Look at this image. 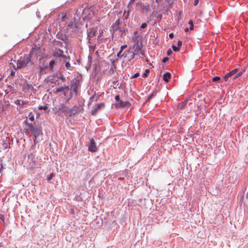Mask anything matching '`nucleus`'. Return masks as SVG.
<instances>
[{
  "mask_svg": "<svg viewBox=\"0 0 248 248\" xmlns=\"http://www.w3.org/2000/svg\"><path fill=\"white\" fill-rule=\"evenodd\" d=\"M104 107L105 104L103 103L97 104L96 107L92 110L91 114L92 115H95L99 110H100L101 108H103Z\"/></svg>",
  "mask_w": 248,
  "mask_h": 248,
  "instance_id": "f8f14e48",
  "label": "nucleus"
},
{
  "mask_svg": "<svg viewBox=\"0 0 248 248\" xmlns=\"http://www.w3.org/2000/svg\"><path fill=\"white\" fill-rule=\"evenodd\" d=\"M57 112L60 114V113H63L65 115L68 114V110L69 108L63 104H61L55 108Z\"/></svg>",
  "mask_w": 248,
  "mask_h": 248,
  "instance_id": "20e7f679",
  "label": "nucleus"
},
{
  "mask_svg": "<svg viewBox=\"0 0 248 248\" xmlns=\"http://www.w3.org/2000/svg\"><path fill=\"white\" fill-rule=\"evenodd\" d=\"M53 56L56 58H62L66 59V57L63 55V51L62 50L58 49L53 54Z\"/></svg>",
  "mask_w": 248,
  "mask_h": 248,
  "instance_id": "ddd939ff",
  "label": "nucleus"
},
{
  "mask_svg": "<svg viewBox=\"0 0 248 248\" xmlns=\"http://www.w3.org/2000/svg\"><path fill=\"white\" fill-rule=\"evenodd\" d=\"M189 29L188 28H186L185 29V32H187L188 31Z\"/></svg>",
  "mask_w": 248,
  "mask_h": 248,
  "instance_id": "49530a36",
  "label": "nucleus"
},
{
  "mask_svg": "<svg viewBox=\"0 0 248 248\" xmlns=\"http://www.w3.org/2000/svg\"><path fill=\"white\" fill-rule=\"evenodd\" d=\"M170 78H171V74L169 72L166 73L163 75V80L166 82H168L169 81Z\"/></svg>",
  "mask_w": 248,
  "mask_h": 248,
  "instance_id": "f3484780",
  "label": "nucleus"
},
{
  "mask_svg": "<svg viewBox=\"0 0 248 248\" xmlns=\"http://www.w3.org/2000/svg\"><path fill=\"white\" fill-rule=\"evenodd\" d=\"M88 150L92 152H95L97 150V148L95 145V143L93 139H91L88 146Z\"/></svg>",
  "mask_w": 248,
  "mask_h": 248,
  "instance_id": "6e6552de",
  "label": "nucleus"
},
{
  "mask_svg": "<svg viewBox=\"0 0 248 248\" xmlns=\"http://www.w3.org/2000/svg\"><path fill=\"white\" fill-rule=\"evenodd\" d=\"M31 61V57L29 55H24L21 56L17 61V68H22L26 67Z\"/></svg>",
  "mask_w": 248,
  "mask_h": 248,
  "instance_id": "7ed1b4c3",
  "label": "nucleus"
},
{
  "mask_svg": "<svg viewBox=\"0 0 248 248\" xmlns=\"http://www.w3.org/2000/svg\"><path fill=\"white\" fill-rule=\"evenodd\" d=\"M192 101V100L186 99L184 101L181 102L178 106V108L179 109H182L184 108L186 105L187 103L189 101Z\"/></svg>",
  "mask_w": 248,
  "mask_h": 248,
  "instance_id": "dca6fc26",
  "label": "nucleus"
},
{
  "mask_svg": "<svg viewBox=\"0 0 248 248\" xmlns=\"http://www.w3.org/2000/svg\"><path fill=\"white\" fill-rule=\"evenodd\" d=\"M115 99L116 101L117 102H119V101H120V96H119V95H116V96H115Z\"/></svg>",
  "mask_w": 248,
  "mask_h": 248,
  "instance_id": "f704fd0d",
  "label": "nucleus"
},
{
  "mask_svg": "<svg viewBox=\"0 0 248 248\" xmlns=\"http://www.w3.org/2000/svg\"><path fill=\"white\" fill-rule=\"evenodd\" d=\"M139 75H140V74L139 73H136L131 77V78H136L138 77L139 76Z\"/></svg>",
  "mask_w": 248,
  "mask_h": 248,
  "instance_id": "7c9ffc66",
  "label": "nucleus"
},
{
  "mask_svg": "<svg viewBox=\"0 0 248 248\" xmlns=\"http://www.w3.org/2000/svg\"><path fill=\"white\" fill-rule=\"evenodd\" d=\"M43 62H44V67L43 68L42 67H40V69H41L40 73H41L42 72V71L44 69V68H48L51 71L53 70V68H54V65L55 64V61H54V60L51 61L49 62V65L48 66H47V62H46V61L44 60Z\"/></svg>",
  "mask_w": 248,
  "mask_h": 248,
  "instance_id": "39448f33",
  "label": "nucleus"
},
{
  "mask_svg": "<svg viewBox=\"0 0 248 248\" xmlns=\"http://www.w3.org/2000/svg\"><path fill=\"white\" fill-rule=\"evenodd\" d=\"M115 24L118 25L119 24V20L118 19L115 21Z\"/></svg>",
  "mask_w": 248,
  "mask_h": 248,
  "instance_id": "c03bdc74",
  "label": "nucleus"
},
{
  "mask_svg": "<svg viewBox=\"0 0 248 248\" xmlns=\"http://www.w3.org/2000/svg\"><path fill=\"white\" fill-rule=\"evenodd\" d=\"M72 96V93H70V97H71Z\"/></svg>",
  "mask_w": 248,
  "mask_h": 248,
  "instance_id": "864d4df0",
  "label": "nucleus"
},
{
  "mask_svg": "<svg viewBox=\"0 0 248 248\" xmlns=\"http://www.w3.org/2000/svg\"><path fill=\"white\" fill-rule=\"evenodd\" d=\"M127 47V45H123L121 46L120 50L123 51L124 48H126Z\"/></svg>",
  "mask_w": 248,
  "mask_h": 248,
  "instance_id": "473e14b6",
  "label": "nucleus"
},
{
  "mask_svg": "<svg viewBox=\"0 0 248 248\" xmlns=\"http://www.w3.org/2000/svg\"><path fill=\"white\" fill-rule=\"evenodd\" d=\"M54 176V174L53 173H51L47 177V181H50L51 180Z\"/></svg>",
  "mask_w": 248,
  "mask_h": 248,
  "instance_id": "5701e85b",
  "label": "nucleus"
},
{
  "mask_svg": "<svg viewBox=\"0 0 248 248\" xmlns=\"http://www.w3.org/2000/svg\"><path fill=\"white\" fill-rule=\"evenodd\" d=\"M20 101L19 100H16V104H17V105H20Z\"/></svg>",
  "mask_w": 248,
  "mask_h": 248,
  "instance_id": "79ce46f5",
  "label": "nucleus"
},
{
  "mask_svg": "<svg viewBox=\"0 0 248 248\" xmlns=\"http://www.w3.org/2000/svg\"><path fill=\"white\" fill-rule=\"evenodd\" d=\"M65 16H64L61 17L62 21H64L65 20Z\"/></svg>",
  "mask_w": 248,
  "mask_h": 248,
  "instance_id": "37998d69",
  "label": "nucleus"
},
{
  "mask_svg": "<svg viewBox=\"0 0 248 248\" xmlns=\"http://www.w3.org/2000/svg\"><path fill=\"white\" fill-rule=\"evenodd\" d=\"M156 94V93L155 92H153L152 94H151L148 97V98L146 100V102L147 101H149L152 98V97L155 95Z\"/></svg>",
  "mask_w": 248,
  "mask_h": 248,
  "instance_id": "6ab92c4d",
  "label": "nucleus"
},
{
  "mask_svg": "<svg viewBox=\"0 0 248 248\" xmlns=\"http://www.w3.org/2000/svg\"><path fill=\"white\" fill-rule=\"evenodd\" d=\"M28 128L31 131L35 138L34 140V143L36 144L38 141L36 140V138L40 135H42V128L40 126L34 127L32 124H28Z\"/></svg>",
  "mask_w": 248,
  "mask_h": 248,
  "instance_id": "f03ea898",
  "label": "nucleus"
},
{
  "mask_svg": "<svg viewBox=\"0 0 248 248\" xmlns=\"http://www.w3.org/2000/svg\"><path fill=\"white\" fill-rule=\"evenodd\" d=\"M29 120H30L31 121H34V116L31 113H30L29 115Z\"/></svg>",
  "mask_w": 248,
  "mask_h": 248,
  "instance_id": "b1692460",
  "label": "nucleus"
},
{
  "mask_svg": "<svg viewBox=\"0 0 248 248\" xmlns=\"http://www.w3.org/2000/svg\"><path fill=\"white\" fill-rule=\"evenodd\" d=\"M29 55L33 60L39 59V60H41L43 57V52L40 47H35L32 48Z\"/></svg>",
  "mask_w": 248,
  "mask_h": 248,
  "instance_id": "f257e3e1",
  "label": "nucleus"
},
{
  "mask_svg": "<svg viewBox=\"0 0 248 248\" xmlns=\"http://www.w3.org/2000/svg\"><path fill=\"white\" fill-rule=\"evenodd\" d=\"M188 24L190 25L189 29L193 30L194 29V25L192 20H190L189 21Z\"/></svg>",
  "mask_w": 248,
  "mask_h": 248,
  "instance_id": "aec40b11",
  "label": "nucleus"
},
{
  "mask_svg": "<svg viewBox=\"0 0 248 248\" xmlns=\"http://www.w3.org/2000/svg\"><path fill=\"white\" fill-rule=\"evenodd\" d=\"M2 169H3V166H2V165H1V168H0V171L1 170H2Z\"/></svg>",
  "mask_w": 248,
  "mask_h": 248,
  "instance_id": "603ef678",
  "label": "nucleus"
},
{
  "mask_svg": "<svg viewBox=\"0 0 248 248\" xmlns=\"http://www.w3.org/2000/svg\"><path fill=\"white\" fill-rule=\"evenodd\" d=\"M123 55H124L126 60L128 61H130L133 59L135 56V54L133 52V51H130V50L125 51L123 54Z\"/></svg>",
  "mask_w": 248,
  "mask_h": 248,
  "instance_id": "0eeeda50",
  "label": "nucleus"
},
{
  "mask_svg": "<svg viewBox=\"0 0 248 248\" xmlns=\"http://www.w3.org/2000/svg\"><path fill=\"white\" fill-rule=\"evenodd\" d=\"M1 79L2 78H0V86H2V82H1Z\"/></svg>",
  "mask_w": 248,
  "mask_h": 248,
  "instance_id": "09e8293b",
  "label": "nucleus"
},
{
  "mask_svg": "<svg viewBox=\"0 0 248 248\" xmlns=\"http://www.w3.org/2000/svg\"><path fill=\"white\" fill-rule=\"evenodd\" d=\"M147 26V23H143L141 24V26H140V28L141 29H144L145 28H146V27Z\"/></svg>",
  "mask_w": 248,
  "mask_h": 248,
  "instance_id": "c756f323",
  "label": "nucleus"
},
{
  "mask_svg": "<svg viewBox=\"0 0 248 248\" xmlns=\"http://www.w3.org/2000/svg\"><path fill=\"white\" fill-rule=\"evenodd\" d=\"M169 37L171 39L173 38L174 37V34L173 33H170L169 34Z\"/></svg>",
  "mask_w": 248,
  "mask_h": 248,
  "instance_id": "58836bf2",
  "label": "nucleus"
},
{
  "mask_svg": "<svg viewBox=\"0 0 248 248\" xmlns=\"http://www.w3.org/2000/svg\"><path fill=\"white\" fill-rule=\"evenodd\" d=\"M149 72H150V71H149V69L145 70L144 73L142 75V77H144V78L147 77L148 76V74H149Z\"/></svg>",
  "mask_w": 248,
  "mask_h": 248,
  "instance_id": "412c9836",
  "label": "nucleus"
},
{
  "mask_svg": "<svg viewBox=\"0 0 248 248\" xmlns=\"http://www.w3.org/2000/svg\"><path fill=\"white\" fill-rule=\"evenodd\" d=\"M141 8L143 11H146V12H147L149 9L148 7L143 4L141 5Z\"/></svg>",
  "mask_w": 248,
  "mask_h": 248,
  "instance_id": "a211bd4d",
  "label": "nucleus"
},
{
  "mask_svg": "<svg viewBox=\"0 0 248 248\" xmlns=\"http://www.w3.org/2000/svg\"><path fill=\"white\" fill-rule=\"evenodd\" d=\"M79 112V108L78 107H73L71 108H69L67 115L71 116L78 114Z\"/></svg>",
  "mask_w": 248,
  "mask_h": 248,
  "instance_id": "9b49d317",
  "label": "nucleus"
},
{
  "mask_svg": "<svg viewBox=\"0 0 248 248\" xmlns=\"http://www.w3.org/2000/svg\"><path fill=\"white\" fill-rule=\"evenodd\" d=\"M123 51H122L121 50H120L119 52L117 54V56L118 57V58H122L123 56H124V55H123V54L122 55L121 53Z\"/></svg>",
  "mask_w": 248,
  "mask_h": 248,
  "instance_id": "c85d7f7f",
  "label": "nucleus"
},
{
  "mask_svg": "<svg viewBox=\"0 0 248 248\" xmlns=\"http://www.w3.org/2000/svg\"><path fill=\"white\" fill-rule=\"evenodd\" d=\"M94 96H92V97L90 98V101L91 102H90V103H91L93 101V100L94 99Z\"/></svg>",
  "mask_w": 248,
  "mask_h": 248,
  "instance_id": "a19ab883",
  "label": "nucleus"
},
{
  "mask_svg": "<svg viewBox=\"0 0 248 248\" xmlns=\"http://www.w3.org/2000/svg\"><path fill=\"white\" fill-rule=\"evenodd\" d=\"M0 219L2 221H4V217L3 215H0Z\"/></svg>",
  "mask_w": 248,
  "mask_h": 248,
  "instance_id": "4c0bfd02",
  "label": "nucleus"
},
{
  "mask_svg": "<svg viewBox=\"0 0 248 248\" xmlns=\"http://www.w3.org/2000/svg\"><path fill=\"white\" fill-rule=\"evenodd\" d=\"M242 75V73L241 72H240V73H238V74H236L234 77L233 78L234 79H236L237 78H238V77H239L240 76H241V75Z\"/></svg>",
  "mask_w": 248,
  "mask_h": 248,
  "instance_id": "bb28decb",
  "label": "nucleus"
},
{
  "mask_svg": "<svg viewBox=\"0 0 248 248\" xmlns=\"http://www.w3.org/2000/svg\"><path fill=\"white\" fill-rule=\"evenodd\" d=\"M47 108V107L46 106H40L38 108V109L40 110H46Z\"/></svg>",
  "mask_w": 248,
  "mask_h": 248,
  "instance_id": "cd10ccee",
  "label": "nucleus"
},
{
  "mask_svg": "<svg viewBox=\"0 0 248 248\" xmlns=\"http://www.w3.org/2000/svg\"><path fill=\"white\" fill-rule=\"evenodd\" d=\"M169 58L168 57H165L162 60V62H167L168 60H169Z\"/></svg>",
  "mask_w": 248,
  "mask_h": 248,
  "instance_id": "72a5a7b5",
  "label": "nucleus"
},
{
  "mask_svg": "<svg viewBox=\"0 0 248 248\" xmlns=\"http://www.w3.org/2000/svg\"><path fill=\"white\" fill-rule=\"evenodd\" d=\"M198 3H199V0H195L194 4L195 6H196L198 4Z\"/></svg>",
  "mask_w": 248,
  "mask_h": 248,
  "instance_id": "ea45409f",
  "label": "nucleus"
},
{
  "mask_svg": "<svg viewBox=\"0 0 248 248\" xmlns=\"http://www.w3.org/2000/svg\"><path fill=\"white\" fill-rule=\"evenodd\" d=\"M191 103V102H189L188 105H189Z\"/></svg>",
  "mask_w": 248,
  "mask_h": 248,
  "instance_id": "5fc2aeb1",
  "label": "nucleus"
},
{
  "mask_svg": "<svg viewBox=\"0 0 248 248\" xmlns=\"http://www.w3.org/2000/svg\"><path fill=\"white\" fill-rule=\"evenodd\" d=\"M237 71V69H234L231 72L227 73L224 77L223 78L225 81H227L228 78L232 77V76L234 75Z\"/></svg>",
  "mask_w": 248,
  "mask_h": 248,
  "instance_id": "2eb2a0df",
  "label": "nucleus"
},
{
  "mask_svg": "<svg viewBox=\"0 0 248 248\" xmlns=\"http://www.w3.org/2000/svg\"><path fill=\"white\" fill-rule=\"evenodd\" d=\"M70 88L68 86H63L61 88H59L56 89V93H58L60 92H63V94L64 95L66 96L69 91Z\"/></svg>",
  "mask_w": 248,
  "mask_h": 248,
  "instance_id": "9d476101",
  "label": "nucleus"
},
{
  "mask_svg": "<svg viewBox=\"0 0 248 248\" xmlns=\"http://www.w3.org/2000/svg\"><path fill=\"white\" fill-rule=\"evenodd\" d=\"M136 0H130V1H129V4L131 3H133L135 1H136Z\"/></svg>",
  "mask_w": 248,
  "mask_h": 248,
  "instance_id": "a18cd8bd",
  "label": "nucleus"
},
{
  "mask_svg": "<svg viewBox=\"0 0 248 248\" xmlns=\"http://www.w3.org/2000/svg\"><path fill=\"white\" fill-rule=\"evenodd\" d=\"M130 106V103L129 101H120L115 104V107L116 108H128Z\"/></svg>",
  "mask_w": 248,
  "mask_h": 248,
  "instance_id": "423d86ee",
  "label": "nucleus"
},
{
  "mask_svg": "<svg viewBox=\"0 0 248 248\" xmlns=\"http://www.w3.org/2000/svg\"><path fill=\"white\" fill-rule=\"evenodd\" d=\"M220 78L219 77H215L212 78V81L214 82H216L218 81L219 80H220Z\"/></svg>",
  "mask_w": 248,
  "mask_h": 248,
  "instance_id": "393cba45",
  "label": "nucleus"
},
{
  "mask_svg": "<svg viewBox=\"0 0 248 248\" xmlns=\"http://www.w3.org/2000/svg\"><path fill=\"white\" fill-rule=\"evenodd\" d=\"M79 86V81L77 80H76L75 81L73 80L70 90L73 91V92L77 94L78 93L77 90Z\"/></svg>",
  "mask_w": 248,
  "mask_h": 248,
  "instance_id": "1a4fd4ad",
  "label": "nucleus"
},
{
  "mask_svg": "<svg viewBox=\"0 0 248 248\" xmlns=\"http://www.w3.org/2000/svg\"><path fill=\"white\" fill-rule=\"evenodd\" d=\"M167 55H170L172 53V51L170 49H169L167 51Z\"/></svg>",
  "mask_w": 248,
  "mask_h": 248,
  "instance_id": "c9c22d12",
  "label": "nucleus"
},
{
  "mask_svg": "<svg viewBox=\"0 0 248 248\" xmlns=\"http://www.w3.org/2000/svg\"><path fill=\"white\" fill-rule=\"evenodd\" d=\"M155 2L157 3H159V0H155Z\"/></svg>",
  "mask_w": 248,
  "mask_h": 248,
  "instance_id": "3c124183",
  "label": "nucleus"
},
{
  "mask_svg": "<svg viewBox=\"0 0 248 248\" xmlns=\"http://www.w3.org/2000/svg\"><path fill=\"white\" fill-rule=\"evenodd\" d=\"M65 67L67 68V69H69L71 67V64L69 62H66L65 63Z\"/></svg>",
  "mask_w": 248,
  "mask_h": 248,
  "instance_id": "2f4dec72",
  "label": "nucleus"
},
{
  "mask_svg": "<svg viewBox=\"0 0 248 248\" xmlns=\"http://www.w3.org/2000/svg\"><path fill=\"white\" fill-rule=\"evenodd\" d=\"M132 50L133 52L136 55L141 50V47L137 43L133 46Z\"/></svg>",
  "mask_w": 248,
  "mask_h": 248,
  "instance_id": "4468645a",
  "label": "nucleus"
},
{
  "mask_svg": "<svg viewBox=\"0 0 248 248\" xmlns=\"http://www.w3.org/2000/svg\"><path fill=\"white\" fill-rule=\"evenodd\" d=\"M116 83L115 81H113V83L115 84Z\"/></svg>",
  "mask_w": 248,
  "mask_h": 248,
  "instance_id": "6e6d98bb",
  "label": "nucleus"
},
{
  "mask_svg": "<svg viewBox=\"0 0 248 248\" xmlns=\"http://www.w3.org/2000/svg\"><path fill=\"white\" fill-rule=\"evenodd\" d=\"M182 42L181 41H178L177 45L179 47L182 46Z\"/></svg>",
  "mask_w": 248,
  "mask_h": 248,
  "instance_id": "e433bc0d",
  "label": "nucleus"
},
{
  "mask_svg": "<svg viewBox=\"0 0 248 248\" xmlns=\"http://www.w3.org/2000/svg\"><path fill=\"white\" fill-rule=\"evenodd\" d=\"M26 103V102H24V101H22V105H24Z\"/></svg>",
  "mask_w": 248,
  "mask_h": 248,
  "instance_id": "8fccbe9b",
  "label": "nucleus"
},
{
  "mask_svg": "<svg viewBox=\"0 0 248 248\" xmlns=\"http://www.w3.org/2000/svg\"><path fill=\"white\" fill-rule=\"evenodd\" d=\"M172 48L173 50L175 52H177V51H179V47L178 46H172Z\"/></svg>",
  "mask_w": 248,
  "mask_h": 248,
  "instance_id": "4be33fe9",
  "label": "nucleus"
},
{
  "mask_svg": "<svg viewBox=\"0 0 248 248\" xmlns=\"http://www.w3.org/2000/svg\"><path fill=\"white\" fill-rule=\"evenodd\" d=\"M71 213L72 214H74V209H72L71 210Z\"/></svg>",
  "mask_w": 248,
  "mask_h": 248,
  "instance_id": "de8ad7c7",
  "label": "nucleus"
},
{
  "mask_svg": "<svg viewBox=\"0 0 248 248\" xmlns=\"http://www.w3.org/2000/svg\"><path fill=\"white\" fill-rule=\"evenodd\" d=\"M94 35H95V32L94 31L93 32H91L88 33V37L89 38H90V37H93V36Z\"/></svg>",
  "mask_w": 248,
  "mask_h": 248,
  "instance_id": "a878e982",
  "label": "nucleus"
}]
</instances>
